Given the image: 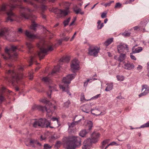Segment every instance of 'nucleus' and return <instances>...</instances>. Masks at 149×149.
Wrapping results in <instances>:
<instances>
[{
    "instance_id": "nucleus-1",
    "label": "nucleus",
    "mask_w": 149,
    "mask_h": 149,
    "mask_svg": "<svg viewBox=\"0 0 149 149\" xmlns=\"http://www.w3.org/2000/svg\"><path fill=\"white\" fill-rule=\"evenodd\" d=\"M67 140V141L63 144L66 149H74L81 145V139L78 136H72Z\"/></svg>"
},
{
    "instance_id": "nucleus-2",
    "label": "nucleus",
    "mask_w": 149,
    "mask_h": 149,
    "mask_svg": "<svg viewBox=\"0 0 149 149\" xmlns=\"http://www.w3.org/2000/svg\"><path fill=\"white\" fill-rule=\"evenodd\" d=\"M74 74H69L66 77H64L62 79V84L59 85L60 89H61L63 91L66 92L69 95H71V93L69 91L68 84L70 83L71 81L75 77Z\"/></svg>"
},
{
    "instance_id": "nucleus-3",
    "label": "nucleus",
    "mask_w": 149,
    "mask_h": 149,
    "mask_svg": "<svg viewBox=\"0 0 149 149\" xmlns=\"http://www.w3.org/2000/svg\"><path fill=\"white\" fill-rule=\"evenodd\" d=\"M40 102L47 104V107H45L41 106H39L41 108V109L43 111L44 109L45 108L47 112V116L50 118H51L53 112L55 109L56 106L50 102L49 101H47L45 98L42 99L40 100Z\"/></svg>"
},
{
    "instance_id": "nucleus-4",
    "label": "nucleus",
    "mask_w": 149,
    "mask_h": 149,
    "mask_svg": "<svg viewBox=\"0 0 149 149\" xmlns=\"http://www.w3.org/2000/svg\"><path fill=\"white\" fill-rule=\"evenodd\" d=\"M37 46L40 49V51L38 52V55L40 60L43 58L48 51H52L53 50L52 46L47 47L45 44H43L42 42L38 43Z\"/></svg>"
},
{
    "instance_id": "nucleus-5",
    "label": "nucleus",
    "mask_w": 149,
    "mask_h": 149,
    "mask_svg": "<svg viewBox=\"0 0 149 149\" xmlns=\"http://www.w3.org/2000/svg\"><path fill=\"white\" fill-rule=\"evenodd\" d=\"M51 122L50 121L47 120L45 118H41L38 120H36L33 124V127H37L39 126L42 127L47 128L49 127L50 128H53L54 127L50 125Z\"/></svg>"
},
{
    "instance_id": "nucleus-6",
    "label": "nucleus",
    "mask_w": 149,
    "mask_h": 149,
    "mask_svg": "<svg viewBox=\"0 0 149 149\" xmlns=\"http://www.w3.org/2000/svg\"><path fill=\"white\" fill-rule=\"evenodd\" d=\"M65 5L67 6L65 10H62L61 9H55L54 11V12L56 14L58 15V17H62L63 16H66L67 15L69 12V7L70 6V3L66 2L65 3Z\"/></svg>"
},
{
    "instance_id": "nucleus-7",
    "label": "nucleus",
    "mask_w": 149,
    "mask_h": 149,
    "mask_svg": "<svg viewBox=\"0 0 149 149\" xmlns=\"http://www.w3.org/2000/svg\"><path fill=\"white\" fill-rule=\"evenodd\" d=\"M100 50V48L96 46H90L88 49V54L90 56L96 57Z\"/></svg>"
},
{
    "instance_id": "nucleus-8",
    "label": "nucleus",
    "mask_w": 149,
    "mask_h": 149,
    "mask_svg": "<svg viewBox=\"0 0 149 149\" xmlns=\"http://www.w3.org/2000/svg\"><path fill=\"white\" fill-rule=\"evenodd\" d=\"M6 72L7 74H10L12 75L13 79L14 81H17L23 77L22 74L19 73L13 70H9L7 71Z\"/></svg>"
},
{
    "instance_id": "nucleus-9",
    "label": "nucleus",
    "mask_w": 149,
    "mask_h": 149,
    "mask_svg": "<svg viewBox=\"0 0 149 149\" xmlns=\"http://www.w3.org/2000/svg\"><path fill=\"white\" fill-rule=\"evenodd\" d=\"M20 8L21 9V10H20V15L18 17L20 19H22L24 18L25 19H28L29 18V16L28 14H25L24 13H22V10L25 12L27 11H28L29 12H32L33 11V10H31L28 8H24L23 7L20 6Z\"/></svg>"
},
{
    "instance_id": "nucleus-10",
    "label": "nucleus",
    "mask_w": 149,
    "mask_h": 149,
    "mask_svg": "<svg viewBox=\"0 0 149 149\" xmlns=\"http://www.w3.org/2000/svg\"><path fill=\"white\" fill-rule=\"evenodd\" d=\"M70 66L71 70L73 72L80 69L79 62L77 59H75L72 61Z\"/></svg>"
},
{
    "instance_id": "nucleus-11",
    "label": "nucleus",
    "mask_w": 149,
    "mask_h": 149,
    "mask_svg": "<svg viewBox=\"0 0 149 149\" xmlns=\"http://www.w3.org/2000/svg\"><path fill=\"white\" fill-rule=\"evenodd\" d=\"M15 1H16V0H15ZM14 1H15L12 0L10 1L9 4H6L3 5L1 8H0V11H6L8 7L10 8V10H11L12 9L15 7L12 4Z\"/></svg>"
},
{
    "instance_id": "nucleus-12",
    "label": "nucleus",
    "mask_w": 149,
    "mask_h": 149,
    "mask_svg": "<svg viewBox=\"0 0 149 149\" xmlns=\"http://www.w3.org/2000/svg\"><path fill=\"white\" fill-rule=\"evenodd\" d=\"M7 14L8 16L6 20V22L9 21H10V22H12L14 20H15L17 21H19L17 18H13L15 17V15L11 11L8 12L7 13Z\"/></svg>"
},
{
    "instance_id": "nucleus-13",
    "label": "nucleus",
    "mask_w": 149,
    "mask_h": 149,
    "mask_svg": "<svg viewBox=\"0 0 149 149\" xmlns=\"http://www.w3.org/2000/svg\"><path fill=\"white\" fill-rule=\"evenodd\" d=\"M142 91L143 92L139 95V97L145 96L149 93V87L146 85H142Z\"/></svg>"
},
{
    "instance_id": "nucleus-14",
    "label": "nucleus",
    "mask_w": 149,
    "mask_h": 149,
    "mask_svg": "<svg viewBox=\"0 0 149 149\" xmlns=\"http://www.w3.org/2000/svg\"><path fill=\"white\" fill-rule=\"evenodd\" d=\"M118 52L119 53L123 52L125 50L128 51V45L124 44H120L117 46Z\"/></svg>"
},
{
    "instance_id": "nucleus-15",
    "label": "nucleus",
    "mask_w": 149,
    "mask_h": 149,
    "mask_svg": "<svg viewBox=\"0 0 149 149\" xmlns=\"http://www.w3.org/2000/svg\"><path fill=\"white\" fill-rule=\"evenodd\" d=\"M17 49L16 46H11L10 48L9 49H8L7 48L5 49V52L8 55L9 58H10L12 54H11L12 53H13Z\"/></svg>"
},
{
    "instance_id": "nucleus-16",
    "label": "nucleus",
    "mask_w": 149,
    "mask_h": 149,
    "mask_svg": "<svg viewBox=\"0 0 149 149\" xmlns=\"http://www.w3.org/2000/svg\"><path fill=\"white\" fill-rule=\"evenodd\" d=\"M100 135V134L99 133H93L92 134V138L91 139L92 143H96L98 141Z\"/></svg>"
},
{
    "instance_id": "nucleus-17",
    "label": "nucleus",
    "mask_w": 149,
    "mask_h": 149,
    "mask_svg": "<svg viewBox=\"0 0 149 149\" xmlns=\"http://www.w3.org/2000/svg\"><path fill=\"white\" fill-rule=\"evenodd\" d=\"M92 105L91 104H86L84 105L81 107V109L82 111L85 113H88L89 111L91 108Z\"/></svg>"
},
{
    "instance_id": "nucleus-18",
    "label": "nucleus",
    "mask_w": 149,
    "mask_h": 149,
    "mask_svg": "<svg viewBox=\"0 0 149 149\" xmlns=\"http://www.w3.org/2000/svg\"><path fill=\"white\" fill-rule=\"evenodd\" d=\"M25 35L26 37L31 39H33L37 37L36 35L31 33L30 32L27 30L25 31Z\"/></svg>"
},
{
    "instance_id": "nucleus-19",
    "label": "nucleus",
    "mask_w": 149,
    "mask_h": 149,
    "mask_svg": "<svg viewBox=\"0 0 149 149\" xmlns=\"http://www.w3.org/2000/svg\"><path fill=\"white\" fill-rule=\"evenodd\" d=\"M73 10L76 14L80 13L81 15L84 14V12L82 11L81 9L78 8L77 6L75 5L74 8Z\"/></svg>"
},
{
    "instance_id": "nucleus-20",
    "label": "nucleus",
    "mask_w": 149,
    "mask_h": 149,
    "mask_svg": "<svg viewBox=\"0 0 149 149\" xmlns=\"http://www.w3.org/2000/svg\"><path fill=\"white\" fill-rule=\"evenodd\" d=\"M143 50V48L141 47L135 48V46L132 49V53L135 54L141 52Z\"/></svg>"
},
{
    "instance_id": "nucleus-21",
    "label": "nucleus",
    "mask_w": 149,
    "mask_h": 149,
    "mask_svg": "<svg viewBox=\"0 0 149 149\" xmlns=\"http://www.w3.org/2000/svg\"><path fill=\"white\" fill-rule=\"evenodd\" d=\"M91 113L93 115L96 116H98L100 115H103L104 114H101L102 112L97 109L93 110L91 109Z\"/></svg>"
},
{
    "instance_id": "nucleus-22",
    "label": "nucleus",
    "mask_w": 149,
    "mask_h": 149,
    "mask_svg": "<svg viewBox=\"0 0 149 149\" xmlns=\"http://www.w3.org/2000/svg\"><path fill=\"white\" fill-rule=\"evenodd\" d=\"M134 68L133 64L130 63H127L124 65V68L128 70H131Z\"/></svg>"
},
{
    "instance_id": "nucleus-23",
    "label": "nucleus",
    "mask_w": 149,
    "mask_h": 149,
    "mask_svg": "<svg viewBox=\"0 0 149 149\" xmlns=\"http://www.w3.org/2000/svg\"><path fill=\"white\" fill-rule=\"evenodd\" d=\"M8 30L7 28H4L0 30V37L5 36Z\"/></svg>"
},
{
    "instance_id": "nucleus-24",
    "label": "nucleus",
    "mask_w": 149,
    "mask_h": 149,
    "mask_svg": "<svg viewBox=\"0 0 149 149\" xmlns=\"http://www.w3.org/2000/svg\"><path fill=\"white\" fill-rule=\"evenodd\" d=\"M87 126L88 128V130H91L93 127V123L92 121L87 120L86 121Z\"/></svg>"
},
{
    "instance_id": "nucleus-25",
    "label": "nucleus",
    "mask_w": 149,
    "mask_h": 149,
    "mask_svg": "<svg viewBox=\"0 0 149 149\" xmlns=\"http://www.w3.org/2000/svg\"><path fill=\"white\" fill-rule=\"evenodd\" d=\"M107 86L105 90L107 91H109L113 88V84L112 83L108 84H106Z\"/></svg>"
},
{
    "instance_id": "nucleus-26",
    "label": "nucleus",
    "mask_w": 149,
    "mask_h": 149,
    "mask_svg": "<svg viewBox=\"0 0 149 149\" xmlns=\"http://www.w3.org/2000/svg\"><path fill=\"white\" fill-rule=\"evenodd\" d=\"M87 132L85 130H83L81 131L79 134V135L82 137H84L87 134Z\"/></svg>"
},
{
    "instance_id": "nucleus-27",
    "label": "nucleus",
    "mask_w": 149,
    "mask_h": 149,
    "mask_svg": "<svg viewBox=\"0 0 149 149\" xmlns=\"http://www.w3.org/2000/svg\"><path fill=\"white\" fill-rule=\"evenodd\" d=\"M92 144L91 139L90 138L87 139L84 142V144L89 145L91 146Z\"/></svg>"
},
{
    "instance_id": "nucleus-28",
    "label": "nucleus",
    "mask_w": 149,
    "mask_h": 149,
    "mask_svg": "<svg viewBox=\"0 0 149 149\" xmlns=\"http://www.w3.org/2000/svg\"><path fill=\"white\" fill-rule=\"evenodd\" d=\"M109 141V140L107 139L105 140L102 142V145L101 146V148L102 149L104 148L105 147V146L108 143Z\"/></svg>"
},
{
    "instance_id": "nucleus-29",
    "label": "nucleus",
    "mask_w": 149,
    "mask_h": 149,
    "mask_svg": "<svg viewBox=\"0 0 149 149\" xmlns=\"http://www.w3.org/2000/svg\"><path fill=\"white\" fill-rule=\"evenodd\" d=\"M40 145V143L37 141L35 140H31L30 141V145L32 147H34V145Z\"/></svg>"
},
{
    "instance_id": "nucleus-30",
    "label": "nucleus",
    "mask_w": 149,
    "mask_h": 149,
    "mask_svg": "<svg viewBox=\"0 0 149 149\" xmlns=\"http://www.w3.org/2000/svg\"><path fill=\"white\" fill-rule=\"evenodd\" d=\"M50 74H49L47 76L44 77L42 79V81L45 83H47L49 82L50 80Z\"/></svg>"
},
{
    "instance_id": "nucleus-31",
    "label": "nucleus",
    "mask_w": 149,
    "mask_h": 149,
    "mask_svg": "<svg viewBox=\"0 0 149 149\" xmlns=\"http://www.w3.org/2000/svg\"><path fill=\"white\" fill-rule=\"evenodd\" d=\"M5 89V88L3 87L2 88V90L1 91H0V101L1 102L4 101L5 100L4 97L1 94V93Z\"/></svg>"
},
{
    "instance_id": "nucleus-32",
    "label": "nucleus",
    "mask_w": 149,
    "mask_h": 149,
    "mask_svg": "<svg viewBox=\"0 0 149 149\" xmlns=\"http://www.w3.org/2000/svg\"><path fill=\"white\" fill-rule=\"evenodd\" d=\"M113 41V38L109 39L104 42V45L106 46H107L111 44Z\"/></svg>"
},
{
    "instance_id": "nucleus-33",
    "label": "nucleus",
    "mask_w": 149,
    "mask_h": 149,
    "mask_svg": "<svg viewBox=\"0 0 149 149\" xmlns=\"http://www.w3.org/2000/svg\"><path fill=\"white\" fill-rule=\"evenodd\" d=\"M125 54H121L118 58V60L120 62H121L125 59Z\"/></svg>"
},
{
    "instance_id": "nucleus-34",
    "label": "nucleus",
    "mask_w": 149,
    "mask_h": 149,
    "mask_svg": "<svg viewBox=\"0 0 149 149\" xmlns=\"http://www.w3.org/2000/svg\"><path fill=\"white\" fill-rule=\"evenodd\" d=\"M37 24H36L34 22H33L30 27V29L35 31L36 30V27H37Z\"/></svg>"
},
{
    "instance_id": "nucleus-35",
    "label": "nucleus",
    "mask_w": 149,
    "mask_h": 149,
    "mask_svg": "<svg viewBox=\"0 0 149 149\" xmlns=\"http://www.w3.org/2000/svg\"><path fill=\"white\" fill-rule=\"evenodd\" d=\"M77 121L73 122L71 123H68V125L69 128H72L74 127L78 123Z\"/></svg>"
},
{
    "instance_id": "nucleus-36",
    "label": "nucleus",
    "mask_w": 149,
    "mask_h": 149,
    "mask_svg": "<svg viewBox=\"0 0 149 149\" xmlns=\"http://www.w3.org/2000/svg\"><path fill=\"white\" fill-rule=\"evenodd\" d=\"M60 69V67L59 66H55L53 71L51 73V74H53L56 73V72L59 71Z\"/></svg>"
},
{
    "instance_id": "nucleus-37",
    "label": "nucleus",
    "mask_w": 149,
    "mask_h": 149,
    "mask_svg": "<svg viewBox=\"0 0 149 149\" xmlns=\"http://www.w3.org/2000/svg\"><path fill=\"white\" fill-rule=\"evenodd\" d=\"M70 20V18L69 17L67 19L65 20L63 22V24L65 27L68 25V23L69 22Z\"/></svg>"
},
{
    "instance_id": "nucleus-38",
    "label": "nucleus",
    "mask_w": 149,
    "mask_h": 149,
    "mask_svg": "<svg viewBox=\"0 0 149 149\" xmlns=\"http://www.w3.org/2000/svg\"><path fill=\"white\" fill-rule=\"evenodd\" d=\"M26 45L29 49H30L33 47V46L29 42H27L26 43Z\"/></svg>"
},
{
    "instance_id": "nucleus-39",
    "label": "nucleus",
    "mask_w": 149,
    "mask_h": 149,
    "mask_svg": "<svg viewBox=\"0 0 149 149\" xmlns=\"http://www.w3.org/2000/svg\"><path fill=\"white\" fill-rule=\"evenodd\" d=\"M51 120H52L53 121H56V122L58 124V126H60V122L59 121V118H58L53 117L52 118H51Z\"/></svg>"
},
{
    "instance_id": "nucleus-40",
    "label": "nucleus",
    "mask_w": 149,
    "mask_h": 149,
    "mask_svg": "<svg viewBox=\"0 0 149 149\" xmlns=\"http://www.w3.org/2000/svg\"><path fill=\"white\" fill-rule=\"evenodd\" d=\"M116 77L118 80L119 81H123L124 79L123 76L118 75Z\"/></svg>"
},
{
    "instance_id": "nucleus-41",
    "label": "nucleus",
    "mask_w": 149,
    "mask_h": 149,
    "mask_svg": "<svg viewBox=\"0 0 149 149\" xmlns=\"http://www.w3.org/2000/svg\"><path fill=\"white\" fill-rule=\"evenodd\" d=\"M80 100L81 101L84 102V101H88L89 100H91V99L87 100L85 99L84 94H82L81 95Z\"/></svg>"
},
{
    "instance_id": "nucleus-42",
    "label": "nucleus",
    "mask_w": 149,
    "mask_h": 149,
    "mask_svg": "<svg viewBox=\"0 0 149 149\" xmlns=\"http://www.w3.org/2000/svg\"><path fill=\"white\" fill-rule=\"evenodd\" d=\"M149 127V121L144 124L141 125L140 128H144L148 127Z\"/></svg>"
},
{
    "instance_id": "nucleus-43",
    "label": "nucleus",
    "mask_w": 149,
    "mask_h": 149,
    "mask_svg": "<svg viewBox=\"0 0 149 149\" xmlns=\"http://www.w3.org/2000/svg\"><path fill=\"white\" fill-rule=\"evenodd\" d=\"M91 148V146L89 145L84 144L82 147V149H90Z\"/></svg>"
},
{
    "instance_id": "nucleus-44",
    "label": "nucleus",
    "mask_w": 149,
    "mask_h": 149,
    "mask_svg": "<svg viewBox=\"0 0 149 149\" xmlns=\"http://www.w3.org/2000/svg\"><path fill=\"white\" fill-rule=\"evenodd\" d=\"M70 104V101L68 100L65 102L64 103V106L65 107H68Z\"/></svg>"
},
{
    "instance_id": "nucleus-45",
    "label": "nucleus",
    "mask_w": 149,
    "mask_h": 149,
    "mask_svg": "<svg viewBox=\"0 0 149 149\" xmlns=\"http://www.w3.org/2000/svg\"><path fill=\"white\" fill-rule=\"evenodd\" d=\"M44 149H49L52 147L51 146L48 144H46L44 145Z\"/></svg>"
},
{
    "instance_id": "nucleus-46",
    "label": "nucleus",
    "mask_w": 149,
    "mask_h": 149,
    "mask_svg": "<svg viewBox=\"0 0 149 149\" xmlns=\"http://www.w3.org/2000/svg\"><path fill=\"white\" fill-rule=\"evenodd\" d=\"M113 1H111L109 3H105L104 4V6H105V7H107V6H110L111 4L112 3H113Z\"/></svg>"
},
{
    "instance_id": "nucleus-47",
    "label": "nucleus",
    "mask_w": 149,
    "mask_h": 149,
    "mask_svg": "<svg viewBox=\"0 0 149 149\" xmlns=\"http://www.w3.org/2000/svg\"><path fill=\"white\" fill-rule=\"evenodd\" d=\"M130 33L127 32H124L123 33L122 35L125 37L129 36H130Z\"/></svg>"
},
{
    "instance_id": "nucleus-48",
    "label": "nucleus",
    "mask_w": 149,
    "mask_h": 149,
    "mask_svg": "<svg viewBox=\"0 0 149 149\" xmlns=\"http://www.w3.org/2000/svg\"><path fill=\"white\" fill-rule=\"evenodd\" d=\"M104 26V24L103 23H102L100 24H99L97 25V28L98 29H101L102 27Z\"/></svg>"
},
{
    "instance_id": "nucleus-49",
    "label": "nucleus",
    "mask_w": 149,
    "mask_h": 149,
    "mask_svg": "<svg viewBox=\"0 0 149 149\" xmlns=\"http://www.w3.org/2000/svg\"><path fill=\"white\" fill-rule=\"evenodd\" d=\"M23 32V30L21 28H18L17 31V32L19 34H21Z\"/></svg>"
},
{
    "instance_id": "nucleus-50",
    "label": "nucleus",
    "mask_w": 149,
    "mask_h": 149,
    "mask_svg": "<svg viewBox=\"0 0 149 149\" xmlns=\"http://www.w3.org/2000/svg\"><path fill=\"white\" fill-rule=\"evenodd\" d=\"M121 4L119 3H117L115 6V8H120Z\"/></svg>"
},
{
    "instance_id": "nucleus-51",
    "label": "nucleus",
    "mask_w": 149,
    "mask_h": 149,
    "mask_svg": "<svg viewBox=\"0 0 149 149\" xmlns=\"http://www.w3.org/2000/svg\"><path fill=\"white\" fill-rule=\"evenodd\" d=\"M130 57L132 60L135 61L136 60V58L135 57V56L133 55L132 53L130 54Z\"/></svg>"
},
{
    "instance_id": "nucleus-52",
    "label": "nucleus",
    "mask_w": 149,
    "mask_h": 149,
    "mask_svg": "<svg viewBox=\"0 0 149 149\" xmlns=\"http://www.w3.org/2000/svg\"><path fill=\"white\" fill-rule=\"evenodd\" d=\"M100 94H97V95H96L92 97L91 98V99H96L97 98H98L100 97Z\"/></svg>"
},
{
    "instance_id": "nucleus-53",
    "label": "nucleus",
    "mask_w": 149,
    "mask_h": 149,
    "mask_svg": "<svg viewBox=\"0 0 149 149\" xmlns=\"http://www.w3.org/2000/svg\"><path fill=\"white\" fill-rule=\"evenodd\" d=\"M90 79H88L84 83V86L85 87L88 84V83L90 81Z\"/></svg>"
},
{
    "instance_id": "nucleus-54",
    "label": "nucleus",
    "mask_w": 149,
    "mask_h": 149,
    "mask_svg": "<svg viewBox=\"0 0 149 149\" xmlns=\"http://www.w3.org/2000/svg\"><path fill=\"white\" fill-rule=\"evenodd\" d=\"M107 13H103L101 15V17L102 18H104L106 17Z\"/></svg>"
},
{
    "instance_id": "nucleus-55",
    "label": "nucleus",
    "mask_w": 149,
    "mask_h": 149,
    "mask_svg": "<svg viewBox=\"0 0 149 149\" xmlns=\"http://www.w3.org/2000/svg\"><path fill=\"white\" fill-rule=\"evenodd\" d=\"M110 145H111V146H113V145H116L117 146L119 145L118 144H117L116 143V142H115L114 141H113V142L110 143Z\"/></svg>"
},
{
    "instance_id": "nucleus-56",
    "label": "nucleus",
    "mask_w": 149,
    "mask_h": 149,
    "mask_svg": "<svg viewBox=\"0 0 149 149\" xmlns=\"http://www.w3.org/2000/svg\"><path fill=\"white\" fill-rule=\"evenodd\" d=\"M61 143L60 141H58L56 142V146L57 147H59L60 146H61Z\"/></svg>"
},
{
    "instance_id": "nucleus-57",
    "label": "nucleus",
    "mask_w": 149,
    "mask_h": 149,
    "mask_svg": "<svg viewBox=\"0 0 149 149\" xmlns=\"http://www.w3.org/2000/svg\"><path fill=\"white\" fill-rule=\"evenodd\" d=\"M134 1V0H129V1H126L125 2V4H127L128 3H131L132 2H133Z\"/></svg>"
},
{
    "instance_id": "nucleus-58",
    "label": "nucleus",
    "mask_w": 149,
    "mask_h": 149,
    "mask_svg": "<svg viewBox=\"0 0 149 149\" xmlns=\"http://www.w3.org/2000/svg\"><path fill=\"white\" fill-rule=\"evenodd\" d=\"M29 79L32 80L33 79V74H30L29 75Z\"/></svg>"
},
{
    "instance_id": "nucleus-59",
    "label": "nucleus",
    "mask_w": 149,
    "mask_h": 149,
    "mask_svg": "<svg viewBox=\"0 0 149 149\" xmlns=\"http://www.w3.org/2000/svg\"><path fill=\"white\" fill-rule=\"evenodd\" d=\"M49 88H50V91L51 92L52 91L55 90V87L52 88L51 86H50Z\"/></svg>"
},
{
    "instance_id": "nucleus-60",
    "label": "nucleus",
    "mask_w": 149,
    "mask_h": 149,
    "mask_svg": "<svg viewBox=\"0 0 149 149\" xmlns=\"http://www.w3.org/2000/svg\"><path fill=\"white\" fill-rule=\"evenodd\" d=\"M137 69L138 70H140L142 69V67L140 65H139L137 68Z\"/></svg>"
},
{
    "instance_id": "nucleus-61",
    "label": "nucleus",
    "mask_w": 149,
    "mask_h": 149,
    "mask_svg": "<svg viewBox=\"0 0 149 149\" xmlns=\"http://www.w3.org/2000/svg\"><path fill=\"white\" fill-rule=\"evenodd\" d=\"M69 38V37H67L64 38L63 39V40H64L65 41H67L68 40Z\"/></svg>"
},
{
    "instance_id": "nucleus-62",
    "label": "nucleus",
    "mask_w": 149,
    "mask_h": 149,
    "mask_svg": "<svg viewBox=\"0 0 149 149\" xmlns=\"http://www.w3.org/2000/svg\"><path fill=\"white\" fill-rule=\"evenodd\" d=\"M76 34V32H75L74 34V35H73V36H72V38L70 39V41H72L74 39V37H75V35Z\"/></svg>"
},
{
    "instance_id": "nucleus-63",
    "label": "nucleus",
    "mask_w": 149,
    "mask_h": 149,
    "mask_svg": "<svg viewBox=\"0 0 149 149\" xmlns=\"http://www.w3.org/2000/svg\"><path fill=\"white\" fill-rule=\"evenodd\" d=\"M139 27L137 26H135L133 27V28L135 30H137L138 29H139Z\"/></svg>"
},
{
    "instance_id": "nucleus-64",
    "label": "nucleus",
    "mask_w": 149,
    "mask_h": 149,
    "mask_svg": "<svg viewBox=\"0 0 149 149\" xmlns=\"http://www.w3.org/2000/svg\"><path fill=\"white\" fill-rule=\"evenodd\" d=\"M74 22H75L74 21H73L72 20V22H71V23L70 24V26H71L72 25H73Z\"/></svg>"
}]
</instances>
